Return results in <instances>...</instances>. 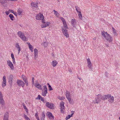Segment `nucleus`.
I'll use <instances>...</instances> for the list:
<instances>
[{
  "mask_svg": "<svg viewBox=\"0 0 120 120\" xmlns=\"http://www.w3.org/2000/svg\"><path fill=\"white\" fill-rule=\"evenodd\" d=\"M64 25V27H62V30L63 33L64 35L67 38L69 37V34H68L67 30V29H68L67 27L66 22L63 23Z\"/></svg>",
  "mask_w": 120,
  "mask_h": 120,
  "instance_id": "1",
  "label": "nucleus"
},
{
  "mask_svg": "<svg viewBox=\"0 0 120 120\" xmlns=\"http://www.w3.org/2000/svg\"><path fill=\"white\" fill-rule=\"evenodd\" d=\"M102 35L109 42H111L112 40V38L107 32H105L104 31L101 33Z\"/></svg>",
  "mask_w": 120,
  "mask_h": 120,
  "instance_id": "2",
  "label": "nucleus"
},
{
  "mask_svg": "<svg viewBox=\"0 0 120 120\" xmlns=\"http://www.w3.org/2000/svg\"><path fill=\"white\" fill-rule=\"evenodd\" d=\"M19 36L23 41H25L28 40V39L25 36L24 34L21 31H19L18 33Z\"/></svg>",
  "mask_w": 120,
  "mask_h": 120,
  "instance_id": "3",
  "label": "nucleus"
},
{
  "mask_svg": "<svg viewBox=\"0 0 120 120\" xmlns=\"http://www.w3.org/2000/svg\"><path fill=\"white\" fill-rule=\"evenodd\" d=\"M97 96L98 97L95 98V101H93V102L95 104L96 103L97 104L98 103L101 101V98H100L101 94H99Z\"/></svg>",
  "mask_w": 120,
  "mask_h": 120,
  "instance_id": "4",
  "label": "nucleus"
},
{
  "mask_svg": "<svg viewBox=\"0 0 120 120\" xmlns=\"http://www.w3.org/2000/svg\"><path fill=\"white\" fill-rule=\"evenodd\" d=\"M36 19L38 20H44V16L42 14H41L39 13L38 14H37L36 16Z\"/></svg>",
  "mask_w": 120,
  "mask_h": 120,
  "instance_id": "5",
  "label": "nucleus"
},
{
  "mask_svg": "<svg viewBox=\"0 0 120 120\" xmlns=\"http://www.w3.org/2000/svg\"><path fill=\"white\" fill-rule=\"evenodd\" d=\"M107 99H108V101L112 103L113 102L114 98L112 96H111L110 94H107Z\"/></svg>",
  "mask_w": 120,
  "mask_h": 120,
  "instance_id": "6",
  "label": "nucleus"
},
{
  "mask_svg": "<svg viewBox=\"0 0 120 120\" xmlns=\"http://www.w3.org/2000/svg\"><path fill=\"white\" fill-rule=\"evenodd\" d=\"M42 22L43 23L41 26L42 28L45 27L49 25V23L48 22H45L44 20H42Z\"/></svg>",
  "mask_w": 120,
  "mask_h": 120,
  "instance_id": "7",
  "label": "nucleus"
},
{
  "mask_svg": "<svg viewBox=\"0 0 120 120\" xmlns=\"http://www.w3.org/2000/svg\"><path fill=\"white\" fill-rule=\"evenodd\" d=\"M17 85L19 86H22L23 87L24 86V82L21 80H17Z\"/></svg>",
  "mask_w": 120,
  "mask_h": 120,
  "instance_id": "8",
  "label": "nucleus"
},
{
  "mask_svg": "<svg viewBox=\"0 0 120 120\" xmlns=\"http://www.w3.org/2000/svg\"><path fill=\"white\" fill-rule=\"evenodd\" d=\"M45 106L50 109H52L54 105L51 103L47 102L46 103Z\"/></svg>",
  "mask_w": 120,
  "mask_h": 120,
  "instance_id": "9",
  "label": "nucleus"
},
{
  "mask_svg": "<svg viewBox=\"0 0 120 120\" xmlns=\"http://www.w3.org/2000/svg\"><path fill=\"white\" fill-rule=\"evenodd\" d=\"M7 64L8 66L11 69H14V67L13 66V64L11 62L10 60L7 61Z\"/></svg>",
  "mask_w": 120,
  "mask_h": 120,
  "instance_id": "10",
  "label": "nucleus"
},
{
  "mask_svg": "<svg viewBox=\"0 0 120 120\" xmlns=\"http://www.w3.org/2000/svg\"><path fill=\"white\" fill-rule=\"evenodd\" d=\"M87 61L88 63V66L90 69H92V63L90 61V59L89 58L87 59Z\"/></svg>",
  "mask_w": 120,
  "mask_h": 120,
  "instance_id": "11",
  "label": "nucleus"
},
{
  "mask_svg": "<svg viewBox=\"0 0 120 120\" xmlns=\"http://www.w3.org/2000/svg\"><path fill=\"white\" fill-rule=\"evenodd\" d=\"M76 20L75 19H72L71 20V24L74 27H76Z\"/></svg>",
  "mask_w": 120,
  "mask_h": 120,
  "instance_id": "12",
  "label": "nucleus"
},
{
  "mask_svg": "<svg viewBox=\"0 0 120 120\" xmlns=\"http://www.w3.org/2000/svg\"><path fill=\"white\" fill-rule=\"evenodd\" d=\"M13 75H10L8 78L9 82L11 84L13 82Z\"/></svg>",
  "mask_w": 120,
  "mask_h": 120,
  "instance_id": "13",
  "label": "nucleus"
},
{
  "mask_svg": "<svg viewBox=\"0 0 120 120\" xmlns=\"http://www.w3.org/2000/svg\"><path fill=\"white\" fill-rule=\"evenodd\" d=\"M9 113L6 112L4 114L3 120H8V118Z\"/></svg>",
  "mask_w": 120,
  "mask_h": 120,
  "instance_id": "14",
  "label": "nucleus"
},
{
  "mask_svg": "<svg viewBox=\"0 0 120 120\" xmlns=\"http://www.w3.org/2000/svg\"><path fill=\"white\" fill-rule=\"evenodd\" d=\"M47 113L48 114H47V115L49 117L50 119H54V116H53L52 113L49 112H48Z\"/></svg>",
  "mask_w": 120,
  "mask_h": 120,
  "instance_id": "15",
  "label": "nucleus"
},
{
  "mask_svg": "<svg viewBox=\"0 0 120 120\" xmlns=\"http://www.w3.org/2000/svg\"><path fill=\"white\" fill-rule=\"evenodd\" d=\"M15 47L17 48V49H18V50L19 51L18 53L19 54L21 50V48L18 43H17L16 44Z\"/></svg>",
  "mask_w": 120,
  "mask_h": 120,
  "instance_id": "16",
  "label": "nucleus"
},
{
  "mask_svg": "<svg viewBox=\"0 0 120 120\" xmlns=\"http://www.w3.org/2000/svg\"><path fill=\"white\" fill-rule=\"evenodd\" d=\"M47 90H42L41 92V94L42 96H45L46 95V94L47 93Z\"/></svg>",
  "mask_w": 120,
  "mask_h": 120,
  "instance_id": "17",
  "label": "nucleus"
},
{
  "mask_svg": "<svg viewBox=\"0 0 120 120\" xmlns=\"http://www.w3.org/2000/svg\"><path fill=\"white\" fill-rule=\"evenodd\" d=\"M45 117V113L44 112H43L40 116L41 120H44Z\"/></svg>",
  "mask_w": 120,
  "mask_h": 120,
  "instance_id": "18",
  "label": "nucleus"
},
{
  "mask_svg": "<svg viewBox=\"0 0 120 120\" xmlns=\"http://www.w3.org/2000/svg\"><path fill=\"white\" fill-rule=\"evenodd\" d=\"M107 95H105L103 96H102L101 95L100 98L101 99L105 101V100L107 99Z\"/></svg>",
  "mask_w": 120,
  "mask_h": 120,
  "instance_id": "19",
  "label": "nucleus"
},
{
  "mask_svg": "<svg viewBox=\"0 0 120 120\" xmlns=\"http://www.w3.org/2000/svg\"><path fill=\"white\" fill-rule=\"evenodd\" d=\"M35 86L36 87L38 88V89H40L41 90L42 89L41 86L39 83L36 84H35Z\"/></svg>",
  "mask_w": 120,
  "mask_h": 120,
  "instance_id": "20",
  "label": "nucleus"
},
{
  "mask_svg": "<svg viewBox=\"0 0 120 120\" xmlns=\"http://www.w3.org/2000/svg\"><path fill=\"white\" fill-rule=\"evenodd\" d=\"M77 11V12L78 13H81V10L80 8L78 7L77 6H76L75 7Z\"/></svg>",
  "mask_w": 120,
  "mask_h": 120,
  "instance_id": "21",
  "label": "nucleus"
},
{
  "mask_svg": "<svg viewBox=\"0 0 120 120\" xmlns=\"http://www.w3.org/2000/svg\"><path fill=\"white\" fill-rule=\"evenodd\" d=\"M52 64L53 66L55 67L58 64V62L56 60H53L52 62Z\"/></svg>",
  "mask_w": 120,
  "mask_h": 120,
  "instance_id": "22",
  "label": "nucleus"
},
{
  "mask_svg": "<svg viewBox=\"0 0 120 120\" xmlns=\"http://www.w3.org/2000/svg\"><path fill=\"white\" fill-rule=\"evenodd\" d=\"M23 79L24 81L25 82L26 86H28V84L27 82V81L26 78V77L25 76L24 77H23Z\"/></svg>",
  "mask_w": 120,
  "mask_h": 120,
  "instance_id": "23",
  "label": "nucleus"
},
{
  "mask_svg": "<svg viewBox=\"0 0 120 120\" xmlns=\"http://www.w3.org/2000/svg\"><path fill=\"white\" fill-rule=\"evenodd\" d=\"M64 103L63 101H61L60 103V106L61 108L64 109Z\"/></svg>",
  "mask_w": 120,
  "mask_h": 120,
  "instance_id": "24",
  "label": "nucleus"
},
{
  "mask_svg": "<svg viewBox=\"0 0 120 120\" xmlns=\"http://www.w3.org/2000/svg\"><path fill=\"white\" fill-rule=\"evenodd\" d=\"M38 3H35L34 2L32 3H31V5L33 7L36 8L38 7Z\"/></svg>",
  "mask_w": 120,
  "mask_h": 120,
  "instance_id": "25",
  "label": "nucleus"
},
{
  "mask_svg": "<svg viewBox=\"0 0 120 120\" xmlns=\"http://www.w3.org/2000/svg\"><path fill=\"white\" fill-rule=\"evenodd\" d=\"M66 96L67 98H70V94L69 92H67L66 93Z\"/></svg>",
  "mask_w": 120,
  "mask_h": 120,
  "instance_id": "26",
  "label": "nucleus"
},
{
  "mask_svg": "<svg viewBox=\"0 0 120 120\" xmlns=\"http://www.w3.org/2000/svg\"><path fill=\"white\" fill-rule=\"evenodd\" d=\"M9 16L10 17L11 19V20L12 21L14 20L13 18H14V17L13 15L12 14H10L9 15Z\"/></svg>",
  "mask_w": 120,
  "mask_h": 120,
  "instance_id": "27",
  "label": "nucleus"
},
{
  "mask_svg": "<svg viewBox=\"0 0 120 120\" xmlns=\"http://www.w3.org/2000/svg\"><path fill=\"white\" fill-rule=\"evenodd\" d=\"M0 103L2 105H3L4 104V101L3 98L0 99Z\"/></svg>",
  "mask_w": 120,
  "mask_h": 120,
  "instance_id": "28",
  "label": "nucleus"
},
{
  "mask_svg": "<svg viewBox=\"0 0 120 120\" xmlns=\"http://www.w3.org/2000/svg\"><path fill=\"white\" fill-rule=\"evenodd\" d=\"M18 14L19 15H20L22 12V10L20 9H19L18 10Z\"/></svg>",
  "mask_w": 120,
  "mask_h": 120,
  "instance_id": "29",
  "label": "nucleus"
},
{
  "mask_svg": "<svg viewBox=\"0 0 120 120\" xmlns=\"http://www.w3.org/2000/svg\"><path fill=\"white\" fill-rule=\"evenodd\" d=\"M29 49L32 52L33 51V47L31 45L29 46Z\"/></svg>",
  "mask_w": 120,
  "mask_h": 120,
  "instance_id": "30",
  "label": "nucleus"
},
{
  "mask_svg": "<svg viewBox=\"0 0 120 120\" xmlns=\"http://www.w3.org/2000/svg\"><path fill=\"white\" fill-rule=\"evenodd\" d=\"M6 0H0V3L2 4H5L6 2Z\"/></svg>",
  "mask_w": 120,
  "mask_h": 120,
  "instance_id": "31",
  "label": "nucleus"
},
{
  "mask_svg": "<svg viewBox=\"0 0 120 120\" xmlns=\"http://www.w3.org/2000/svg\"><path fill=\"white\" fill-rule=\"evenodd\" d=\"M78 15L79 18L80 19H81L82 20V14H81V13H78Z\"/></svg>",
  "mask_w": 120,
  "mask_h": 120,
  "instance_id": "32",
  "label": "nucleus"
},
{
  "mask_svg": "<svg viewBox=\"0 0 120 120\" xmlns=\"http://www.w3.org/2000/svg\"><path fill=\"white\" fill-rule=\"evenodd\" d=\"M43 44L44 47H46L48 45V43L47 42H44Z\"/></svg>",
  "mask_w": 120,
  "mask_h": 120,
  "instance_id": "33",
  "label": "nucleus"
},
{
  "mask_svg": "<svg viewBox=\"0 0 120 120\" xmlns=\"http://www.w3.org/2000/svg\"><path fill=\"white\" fill-rule=\"evenodd\" d=\"M71 116H72L71 115H68L67 116H66V118H65V119L66 120H67L68 119L70 118Z\"/></svg>",
  "mask_w": 120,
  "mask_h": 120,
  "instance_id": "34",
  "label": "nucleus"
},
{
  "mask_svg": "<svg viewBox=\"0 0 120 120\" xmlns=\"http://www.w3.org/2000/svg\"><path fill=\"white\" fill-rule=\"evenodd\" d=\"M60 19L62 21L63 23H64L65 22H66L65 21V19L63 17H61L60 18Z\"/></svg>",
  "mask_w": 120,
  "mask_h": 120,
  "instance_id": "35",
  "label": "nucleus"
},
{
  "mask_svg": "<svg viewBox=\"0 0 120 120\" xmlns=\"http://www.w3.org/2000/svg\"><path fill=\"white\" fill-rule=\"evenodd\" d=\"M69 101V102L71 104H72V102L71 101V100L70 98H67Z\"/></svg>",
  "mask_w": 120,
  "mask_h": 120,
  "instance_id": "36",
  "label": "nucleus"
},
{
  "mask_svg": "<svg viewBox=\"0 0 120 120\" xmlns=\"http://www.w3.org/2000/svg\"><path fill=\"white\" fill-rule=\"evenodd\" d=\"M42 98L41 97L40 95H38L37 97L36 98V99L40 100L41 99V98Z\"/></svg>",
  "mask_w": 120,
  "mask_h": 120,
  "instance_id": "37",
  "label": "nucleus"
},
{
  "mask_svg": "<svg viewBox=\"0 0 120 120\" xmlns=\"http://www.w3.org/2000/svg\"><path fill=\"white\" fill-rule=\"evenodd\" d=\"M53 11L54 12V14L55 15L57 16V15L59 14L55 10H54Z\"/></svg>",
  "mask_w": 120,
  "mask_h": 120,
  "instance_id": "38",
  "label": "nucleus"
},
{
  "mask_svg": "<svg viewBox=\"0 0 120 120\" xmlns=\"http://www.w3.org/2000/svg\"><path fill=\"white\" fill-rule=\"evenodd\" d=\"M43 89L44 90H47V88L46 86V85H44L43 87Z\"/></svg>",
  "mask_w": 120,
  "mask_h": 120,
  "instance_id": "39",
  "label": "nucleus"
},
{
  "mask_svg": "<svg viewBox=\"0 0 120 120\" xmlns=\"http://www.w3.org/2000/svg\"><path fill=\"white\" fill-rule=\"evenodd\" d=\"M112 31H113V33L115 34H116V30L113 28L112 27Z\"/></svg>",
  "mask_w": 120,
  "mask_h": 120,
  "instance_id": "40",
  "label": "nucleus"
},
{
  "mask_svg": "<svg viewBox=\"0 0 120 120\" xmlns=\"http://www.w3.org/2000/svg\"><path fill=\"white\" fill-rule=\"evenodd\" d=\"M3 98V96L2 92L0 91V99Z\"/></svg>",
  "mask_w": 120,
  "mask_h": 120,
  "instance_id": "41",
  "label": "nucleus"
},
{
  "mask_svg": "<svg viewBox=\"0 0 120 120\" xmlns=\"http://www.w3.org/2000/svg\"><path fill=\"white\" fill-rule=\"evenodd\" d=\"M11 56L12 60H14L15 59L13 54V53L11 54Z\"/></svg>",
  "mask_w": 120,
  "mask_h": 120,
  "instance_id": "42",
  "label": "nucleus"
},
{
  "mask_svg": "<svg viewBox=\"0 0 120 120\" xmlns=\"http://www.w3.org/2000/svg\"><path fill=\"white\" fill-rule=\"evenodd\" d=\"M48 87L49 88V90H53L51 86L50 85H49V86H48Z\"/></svg>",
  "mask_w": 120,
  "mask_h": 120,
  "instance_id": "43",
  "label": "nucleus"
},
{
  "mask_svg": "<svg viewBox=\"0 0 120 120\" xmlns=\"http://www.w3.org/2000/svg\"><path fill=\"white\" fill-rule=\"evenodd\" d=\"M3 81H4L6 82V77L5 76H4L3 77Z\"/></svg>",
  "mask_w": 120,
  "mask_h": 120,
  "instance_id": "44",
  "label": "nucleus"
},
{
  "mask_svg": "<svg viewBox=\"0 0 120 120\" xmlns=\"http://www.w3.org/2000/svg\"><path fill=\"white\" fill-rule=\"evenodd\" d=\"M34 53H38V51L36 49H34Z\"/></svg>",
  "mask_w": 120,
  "mask_h": 120,
  "instance_id": "45",
  "label": "nucleus"
},
{
  "mask_svg": "<svg viewBox=\"0 0 120 120\" xmlns=\"http://www.w3.org/2000/svg\"><path fill=\"white\" fill-rule=\"evenodd\" d=\"M41 101H42L43 102V103H45V101L44 98H43L42 97L41 98Z\"/></svg>",
  "mask_w": 120,
  "mask_h": 120,
  "instance_id": "46",
  "label": "nucleus"
},
{
  "mask_svg": "<svg viewBox=\"0 0 120 120\" xmlns=\"http://www.w3.org/2000/svg\"><path fill=\"white\" fill-rule=\"evenodd\" d=\"M38 53H34V58H36L38 56Z\"/></svg>",
  "mask_w": 120,
  "mask_h": 120,
  "instance_id": "47",
  "label": "nucleus"
},
{
  "mask_svg": "<svg viewBox=\"0 0 120 120\" xmlns=\"http://www.w3.org/2000/svg\"><path fill=\"white\" fill-rule=\"evenodd\" d=\"M6 85V83H3L2 84V86L3 87H4Z\"/></svg>",
  "mask_w": 120,
  "mask_h": 120,
  "instance_id": "48",
  "label": "nucleus"
},
{
  "mask_svg": "<svg viewBox=\"0 0 120 120\" xmlns=\"http://www.w3.org/2000/svg\"><path fill=\"white\" fill-rule=\"evenodd\" d=\"M24 117L25 119H26L28 117H27V115L24 114Z\"/></svg>",
  "mask_w": 120,
  "mask_h": 120,
  "instance_id": "49",
  "label": "nucleus"
},
{
  "mask_svg": "<svg viewBox=\"0 0 120 120\" xmlns=\"http://www.w3.org/2000/svg\"><path fill=\"white\" fill-rule=\"evenodd\" d=\"M9 12L12 13H13L14 12V11L10 9L9 10Z\"/></svg>",
  "mask_w": 120,
  "mask_h": 120,
  "instance_id": "50",
  "label": "nucleus"
},
{
  "mask_svg": "<svg viewBox=\"0 0 120 120\" xmlns=\"http://www.w3.org/2000/svg\"><path fill=\"white\" fill-rule=\"evenodd\" d=\"M64 109H62L61 108H60V111L61 112H62V113H63L64 112Z\"/></svg>",
  "mask_w": 120,
  "mask_h": 120,
  "instance_id": "51",
  "label": "nucleus"
},
{
  "mask_svg": "<svg viewBox=\"0 0 120 120\" xmlns=\"http://www.w3.org/2000/svg\"><path fill=\"white\" fill-rule=\"evenodd\" d=\"M64 99V98L63 97H61L60 98V99L61 100H63Z\"/></svg>",
  "mask_w": 120,
  "mask_h": 120,
  "instance_id": "52",
  "label": "nucleus"
},
{
  "mask_svg": "<svg viewBox=\"0 0 120 120\" xmlns=\"http://www.w3.org/2000/svg\"><path fill=\"white\" fill-rule=\"evenodd\" d=\"M9 13V11H7L5 12V13L7 15H8Z\"/></svg>",
  "mask_w": 120,
  "mask_h": 120,
  "instance_id": "53",
  "label": "nucleus"
},
{
  "mask_svg": "<svg viewBox=\"0 0 120 120\" xmlns=\"http://www.w3.org/2000/svg\"><path fill=\"white\" fill-rule=\"evenodd\" d=\"M23 108H24V109H27V108H26V107L25 106V105L24 104L23 105Z\"/></svg>",
  "mask_w": 120,
  "mask_h": 120,
  "instance_id": "54",
  "label": "nucleus"
},
{
  "mask_svg": "<svg viewBox=\"0 0 120 120\" xmlns=\"http://www.w3.org/2000/svg\"><path fill=\"white\" fill-rule=\"evenodd\" d=\"M34 77H33L32 78V82L33 84L34 83Z\"/></svg>",
  "mask_w": 120,
  "mask_h": 120,
  "instance_id": "55",
  "label": "nucleus"
},
{
  "mask_svg": "<svg viewBox=\"0 0 120 120\" xmlns=\"http://www.w3.org/2000/svg\"><path fill=\"white\" fill-rule=\"evenodd\" d=\"M105 76L107 77H108V72H105Z\"/></svg>",
  "mask_w": 120,
  "mask_h": 120,
  "instance_id": "56",
  "label": "nucleus"
},
{
  "mask_svg": "<svg viewBox=\"0 0 120 120\" xmlns=\"http://www.w3.org/2000/svg\"><path fill=\"white\" fill-rule=\"evenodd\" d=\"M12 61H13V63L14 64L15 63V59H14V60H12Z\"/></svg>",
  "mask_w": 120,
  "mask_h": 120,
  "instance_id": "57",
  "label": "nucleus"
},
{
  "mask_svg": "<svg viewBox=\"0 0 120 120\" xmlns=\"http://www.w3.org/2000/svg\"><path fill=\"white\" fill-rule=\"evenodd\" d=\"M35 116L36 117H38V114L37 113L35 114Z\"/></svg>",
  "mask_w": 120,
  "mask_h": 120,
  "instance_id": "58",
  "label": "nucleus"
},
{
  "mask_svg": "<svg viewBox=\"0 0 120 120\" xmlns=\"http://www.w3.org/2000/svg\"><path fill=\"white\" fill-rule=\"evenodd\" d=\"M13 13L16 16L17 15V13L16 12H13Z\"/></svg>",
  "mask_w": 120,
  "mask_h": 120,
  "instance_id": "59",
  "label": "nucleus"
},
{
  "mask_svg": "<svg viewBox=\"0 0 120 120\" xmlns=\"http://www.w3.org/2000/svg\"><path fill=\"white\" fill-rule=\"evenodd\" d=\"M74 111H72L71 112V116H72V115H73V114H74Z\"/></svg>",
  "mask_w": 120,
  "mask_h": 120,
  "instance_id": "60",
  "label": "nucleus"
},
{
  "mask_svg": "<svg viewBox=\"0 0 120 120\" xmlns=\"http://www.w3.org/2000/svg\"><path fill=\"white\" fill-rule=\"evenodd\" d=\"M26 43L29 46L30 45H31L30 44V43H28V42H27Z\"/></svg>",
  "mask_w": 120,
  "mask_h": 120,
  "instance_id": "61",
  "label": "nucleus"
},
{
  "mask_svg": "<svg viewBox=\"0 0 120 120\" xmlns=\"http://www.w3.org/2000/svg\"><path fill=\"white\" fill-rule=\"evenodd\" d=\"M105 45L106 47H109L108 44H105Z\"/></svg>",
  "mask_w": 120,
  "mask_h": 120,
  "instance_id": "62",
  "label": "nucleus"
},
{
  "mask_svg": "<svg viewBox=\"0 0 120 120\" xmlns=\"http://www.w3.org/2000/svg\"><path fill=\"white\" fill-rule=\"evenodd\" d=\"M36 119L38 120H40V119H39V117H36Z\"/></svg>",
  "mask_w": 120,
  "mask_h": 120,
  "instance_id": "63",
  "label": "nucleus"
},
{
  "mask_svg": "<svg viewBox=\"0 0 120 120\" xmlns=\"http://www.w3.org/2000/svg\"><path fill=\"white\" fill-rule=\"evenodd\" d=\"M25 120H30L28 117L26 119H25Z\"/></svg>",
  "mask_w": 120,
  "mask_h": 120,
  "instance_id": "64",
  "label": "nucleus"
}]
</instances>
